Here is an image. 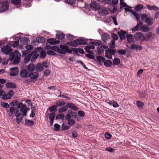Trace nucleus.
I'll use <instances>...</instances> for the list:
<instances>
[{"label": "nucleus", "instance_id": "1", "mask_svg": "<svg viewBox=\"0 0 159 159\" xmlns=\"http://www.w3.org/2000/svg\"><path fill=\"white\" fill-rule=\"evenodd\" d=\"M57 52L61 54H65L67 52L69 54L72 53V52L69 48L68 46L66 45H61L57 48Z\"/></svg>", "mask_w": 159, "mask_h": 159}, {"label": "nucleus", "instance_id": "2", "mask_svg": "<svg viewBox=\"0 0 159 159\" xmlns=\"http://www.w3.org/2000/svg\"><path fill=\"white\" fill-rule=\"evenodd\" d=\"M88 41V39H85L83 37H81L74 40V42L76 47L78 45H85L87 44Z\"/></svg>", "mask_w": 159, "mask_h": 159}, {"label": "nucleus", "instance_id": "3", "mask_svg": "<svg viewBox=\"0 0 159 159\" xmlns=\"http://www.w3.org/2000/svg\"><path fill=\"white\" fill-rule=\"evenodd\" d=\"M141 18L143 21L145 20L148 25L149 26H151L153 24L154 20L152 18L148 17L147 15L144 14H141Z\"/></svg>", "mask_w": 159, "mask_h": 159}, {"label": "nucleus", "instance_id": "4", "mask_svg": "<svg viewBox=\"0 0 159 159\" xmlns=\"http://www.w3.org/2000/svg\"><path fill=\"white\" fill-rule=\"evenodd\" d=\"M22 103L19 102L16 106V107H10L9 108V116H11L15 112L16 110L18 111L19 112H20L19 109H20L22 107Z\"/></svg>", "mask_w": 159, "mask_h": 159}, {"label": "nucleus", "instance_id": "5", "mask_svg": "<svg viewBox=\"0 0 159 159\" xmlns=\"http://www.w3.org/2000/svg\"><path fill=\"white\" fill-rule=\"evenodd\" d=\"M134 36V39L136 41L140 40L141 41H143L146 38L145 36L140 32L135 33Z\"/></svg>", "mask_w": 159, "mask_h": 159}, {"label": "nucleus", "instance_id": "6", "mask_svg": "<svg viewBox=\"0 0 159 159\" xmlns=\"http://www.w3.org/2000/svg\"><path fill=\"white\" fill-rule=\"evenodd\" d=\"M16 117V120L18 124H20L22 122V121L23 120V118L25 116H22L21 113L19 112V111L16 110V112L14 114Z\"/></svg>", "mask_w": 159, "mask_h": 159}, {"label": "nucleus", "instance_id": "7", "mask_svg": "<svg viewBox=\"0 0 159 159\" xmlns=\"http://www.w3.org/2000/svg\"><path fill=\"white\" fill-rule=\"evenodd\" d=\"M15 94V93L12 90H10L8 91L7 94L3 95V97H2V98L3 100H8L11 99Z\"/></svg>", "mask_w": 159, "mask_h": 159}, {"label": "nucleus", "instance_id": "8", "mask_svg": "<svg viewBox=\"0 0 159 159\" xmlns=\"http://www.w3.org/2000/svg\"><path fill=\"white\" fill-rule=\"evenodd\" d=\"M105 60V58L104 57L99 55L97 56L94 60V61L98 65L101 66L103 65L102 63L104 62Z\"/></svg>", "mask_w": 159, "mask_h": 159}, {"label": "nucleus", "instance_id": "9", "mask_svg": "<svg viewBox=\"0 0 159 159\" xmlns=\"http://www.w3.org/2000/svg\"><path fill=\"white\" fill-rule=\"evenodd\" d=\"M120 8L122 9L123 8L125 10H132L134 7L128 6L125 2H124L123 0H120Z\"/></svg>", "mask_w": 159, "mask_h": 159}, {"label": "nucleus", "instance_id": "10", "mask_svg": "<svg viewBox=\"0 0 159 159\" xmlns=\"http://www.w3.org/2000/svg\"><path fill=\"white\" fill-rule=\"evenodd\" d=\"M1 6L0 7V10H8L9 7V3L7 1H4L1 2L0 5Z\"/></svg>", "mask_w": 159, "mask_h": 159}, {"label": "nucleus", "instance_id": "11", "mask_svg": "<svg viewBox=\"0 0 159 159\" xmlns=\"http://www.w3.org/2000/svg\"><path fill=\"white\" fill-rule=\"evenodd\" d=\"M17 55L21 56V54L17 50H15L14 52H11L9 55V60L11 61H13Z\"/></svg>", "mask_w": 159, "mask_h": 159}, {"label": "nucleus", "instance_id": "12", "mask_svg": "<svg viewBox=\"0 0 159 159\" xmlns=\"http://www.w3.org/2000/svg\"><path fill=\"white\" fill-rule=\"evenodd\" d=\"M10 70L11 71L10 75L12 76L17 75L19 73V70L17 67H14L10 68Z\"/></svg>", "mask_w": 159, "mask_h": 159}, {"label": "nucleus", "instance_id": "13", "mask_svg": "<svg viewBox=\"0 0 159 159\" xmlns=\"http://www.w3.org/2000/svg\"><path fill=\"white\" fill-rule=\"evenodd\" d=\"M117 34L121 40L125 39L126 38V34H127V33L126 31L121 30L120 31H118Z\"/></svg>", "mask_w": 159, "mask_h": 159}, {"label": "nucleus", "instance_id": "14", "mask_svg": "<svg viewBox=\"0 0 159 159\" xmlns=\"http://www.w3.org/2000/svg\"><path fill=\"white\" fill-rule=\"evenodd\" d=\"M47 42L50 45H53L58 44L60 43V41L58 40H57L55 38H51L47 40Z\"/></svg>", "mask_w": 159, "mask_h": 159}, {"label": "nucleus", "instance_id": "15", "mask_svg": "<svg viewBox=\"0 0 159 159\" xmlns=\"http://www.w3.org/2000/svg\"><path fill=\"white\" fill-rule=\"evenodd\" d=\"M39 74L37 72H31L28 75V77L31 79H35L38 77Z\"/></svg>", "mask_w": 159, "mask_h": 159}, {"label": "nucleus", "instance_id": "16", "mask_svg": "<svg viewBox=\"0 0 159 159\" xmlns=\"http://www.w3.org/2000/svg\"><path fill=\"white\" fill-rule=\"evenodd\" d=\"M126 46L131 49H135L136 50H141L142 49V47L140 45H136L135 44H132L131 46L129 47L128 44L126 45Z\"/></svg>", "mask_w": 159, "mask_h": 159}, {"label": "nucleus", "instance_id": "17", "mask_svg": "<svg viewBox=\"0 0 159 159\" xmlns=\"http://www.w3.org/2000/svg\"><path fill=\"white\" fill-rule=\"evenodd\" d=\"M28 71L27 70L22 69L20 72V75L22 78H26L28 77Z\"/></svg>", "mask_w": 159, "mask_h": 159}, {"label": "nucleus", "instance_id": "18", "mask_svg": "<svg viewBox=\"0 0 159 159\" xmlns=\"http://www.w3.org/2000/svg\"><path fill=\"white\" fill-rule=\"evenodd\" d=\"M67 106L68 108H69L74 111H77L78 110V107H76L74 103L72 102H68L67 103Z\"/></svg>", "mask_w": 159, "mask_h": 159}, {"label": "nucleus", "instance_id": "19", "mask_svg": "<svg viewBox=\"0 0 159 159\" xmlns=\"http://www.w3.org/2000/svg\"><path fill=\"white\" fill-rule=\"evenodd\" d=\"M20 43L22 45H25V44H27L30 41L28 38L26 37H22L21 38L20 37Z\"/></svg>", "mask_w": 159, "mask_h": 159}, {"label": "nucleus", "instance_id": "20", "mask_svg": "<svg viewBox=\"0 0 159 159\" xmlns=\"http://www.w3.org/2000/svg\"><path fill=\"white\" fill-rule=\"evenodd\" d=\"M58 47L56 46H51L50 45H47L45 47L44 49L46 50L51 49L54 51L57 52Z\"/></svg>", "mask_w": 159, "mask_h": 159}, {"label": "nucleus", "instance_id": "21", "mask_svg": "<svg viewBox=\"0 0 159 159\" xmlns=\"http://www.w3.org/2000/svg\"><path fill=\"white\" fill-rule=\"evenodd\" d=\"M6 85L7 89H16L17 88L16 85L12 83L7 82Z\"/></svg>", "mask_w": 159, "mask_h": 159}, {"label": "nucleus", "instance_id": "22", "mask_svg": "<svg viewBox=\"0 0 159 159\" xmlns=\"http://www.w3.org/2000/svg\"><path fill=\"white\" fill-rule=\"evenodd\" d=\"M21 56H19L18 55H17L16 57L13 60V64L14 65H17L19 64L20 62V57Z\"/></svg>", "mask_w": 159, "mask_h": 159}, {"label": "nucleus", "instance_id": "23", "mask_svg": "<svg viewBox=\"0 0 159 159\" xmlns=\"http://www.w3.org/2000/svg\"><path fill=\"white\" fill-rule=\"evenodd\" d=\"M27 68L29 71L32 72L35 70V66L34 64L31 63L27 66Z\"/></svg>", "mask_w": 159, "mask_h": 159}, {"label": "nucleus", "instance_id": "24", "mask_svg": "<svg viewBox=\"0 0 159 159\" xmlns=\"http://www.w3.org/2000/svg\"><path fill=\"white\" fill-rule=\"evenodd\" d=\"M46 40L45 38L42 36L38 37L36 38V42L38 43H44Z\"/></svg>", "mask_w": 159, "mask_h": 159}, {"label": "nucleus", "instance_id": "25", "mask_svg": "<svg viewBox=\"0 0 159 159\" xmlns=\"http://www.w3.org/2000/svg\"><path fill=\"white\" fill-rule=\"evenodd\" d=\"M126 39L127 41L129 43H134V36L132 34H128L126 35Z\"/></svg>", "mask_w": 159, "mask_h": 159}, {"label": "nucleus", "instance_id": "26", "mask_svg": "<svg viewBox=\"0 0 159 159\" xmlns=\"http://www.w3.org/2000/svg\"><path fill=\"white\" fill-rule=\"evenodd\" d=\"M100 6L98 5L95 2H92L90 4V7L92 9H94V10H98L100 9Z\"/></svg>", "mask_w": 159, "mask_h": 159}, {"label": "nucleus", "instance_id": "27", "mask_svg": "<svg viewBox=\"0 0 159 159\" xmlns=\"http://www.w3.org/2000/svg\"><path fill=\"white\" fill-rule=\"evenodd\" d=\"M25 125L27 126H32L34 125V121L27 119H25Z\"/></svg>", "mask_w": 159, "mask_h": 159}, {"label": "nucleus", "instance_id": "28", "mask_svg": "<svg viewBox=\"0 0 159 159\" xmlns=\"http://www.w3.org/2000/svg\"><path fill=\"white\" fill-rule=\"evenodd\" d=\"M36 70L38 72L42 71L43 69V68L40 63H38L35 66Z\"/></svg>", "mask_w": 159, "mask_h": 159}, {"label": "nucleus", "instance_id": "29", "mask_svg": "<svg viewBox=\"0 0 159 159\" xmlns=\"http://www.w3.org/2000/svg\"><path fill=\"white\" fill-rule=\"evenodd\" d=\"M65 35L62 32L59 34H56V38L60 40H63L65 38Z\"/></svg>", "mask_w": 159, "mask_h": 159}, {"label": "nucleus", "instance_id": "30", "mask_svg": "<svg viewBox=\"0 0 159 159\" xmlns=\"http://www.w3.org/2000/svg\"><path fill=\"white\" fill-rule=\"evenodd\" d=\"M65 115L64 114L60 113L57 114L56 116L55 119L56 120H59L61 119L62 121L64 120Z\"/></svg>", "mask_w": 159, "mask_h": 159}, {"label": "nucleus", "instance_id": "31", "mask_svg": "<svg viewBox=\"0 0 159 159\" xmlns=\"http://www.w3.org/2000/svg\"><path fill=\"white\" fill-rule=\"evenodd\" d=\"M138 93L139 94L140 97L141 98H145V96L147 95V90H144L143 91H138Z\"/></svg>", "mask_w": 159, "mask_h": 159}, {"label": "nucleus", "instance_id": "32", "mask_svg": "<svg viewBox=\"0 0 159 159\" xmlns=\"http://www.w3.org/2000/svg\"><path fill=\"white\" fill-rule=\"evenodd\" d=\"M146 7L148 10H158V8L155 5H151L149 4H147Z\"/></svg>", "mask_w": 159, "mask_h": 159}, {"label": "nucleus", "instance_id": "33", "mask_svg": "<svg viewBox=\"0 0 159 159\" xmlns=\"http://www.w3.org/2000/svg\"><path fill=\"white\" fill-rule=\"evenodd\" d=\"M66 104V102L62 100H61L57 101L56 102L55 105L57 107H60L63 106Z\"/></svg>", "mask_w": 159, "mask_h": 159}, {"label": "nucleus", "instance_id": "34", "mask_svg": "<svg viewBox=\"0 0 159 159\" xmlns=\"http://www.w3.org/2000/svg\"><path fill=\"white\" fill-rule=\"evenodd\" d=\"M148 25H144L142 26L140 28L143 32H147L150 31V29L149 28Z\"/></svg>", "mask_w": 159, "mask_h": 159}, {"label": "nucleus", "instance_id": "35", "mask_svg": "<svg viewBox=\"0 0 159 159\" xmlns=\"http://www.w3.org/2000/svg\"><path fill=\"white\" fill-rule=\"evenodd\" d=\"M104 64L106 67H110L112 65V61L109 60H105L104 62Z\"/></svg>", "mask_w": 159, "mask_h": 159}, {"label": "nucleus", "instance_id": "36", "mask_svg": "<svg viewBox=\"0 0 159 159\" xmlns=\"http://www.w3.org/2000/svg\"><path fill=\"white\" fill-rule=\"evenodd\" d=\"M31 57V54H29L25 57L24 60V63L26 64L28 63L30 61Z\"/></svg>", "mask_w": 159, "mask_h": 159}, {"label": "nucleus", "instance_id": "37", "mask_svg": "<svg viewBox=\"0 0 159 159\" xmlns=\"http://www.w3.org/2000/svg\"><path fill=\"white\" fill-rule=\"evenodd\" d=\"M110 37L109 35L107 33H104L102 35L101 38L102 40L104 42H106L107 40Z\"/></svg>", "mask_w": 159, "mask_h": 159}, {"label": "nucleus", "instance_id": "38", "mask_svg": "<svg viewBox=\"0 0 159 159\" xmlns=\"http://www.w3.org/2000/svg\"><path fill=\"white\" fill-rule=\"evenodd\" d=\"M49 115V118L50 120L54 121V118L56 116V114L54 112H51L48 114Z\"/></svg>", "mask_w": 159, "mask_h": 159}, {"label": "nucleus", "instance_id": "39", "mask_svg": "<svg viewBox=\"0 0 159 159\" xmlns=\"http://www.w3.org/2000/svg\"><path fill=\"white\" fill-rule=\"evenodd\" d=\"M128 12H132V14L135 16L137 20H139L140 19V16L139 14L136 11H125Z\"/></svg>", "mask_w": 159, "mask_h": 159}, {"label": "nucleus", "instance_id": "40", "mask_svg": "<svg viewBox=\"0 0 159 159\" xmlns=\"http://www.w3.org/2000/svg\"><path fill=\"white\" fill-rule=\"evenodd\" d=\"M67 104L66 106L61 107L58 110V112L59 113H62L63 112L66 111L68 110Z\"/></svg>", "mask_w": 159, "mask_h": 159}, {"label": "nucleus", "instance_id": "41", "mask_svg": "<svg viewBox=\"0 0 159 159\" xmlns=\"http://www.w3.org/2000/svg\"><path fill=\"white\" fill-rule=\"evenodd\" d=\"M57 110V108L55 105H54L51 107L49 109V111L51 112L55 113Z\"/></svg>", "mask_w": 159, "mask_h": 159}, {"label": "nucleus", "instance_id": "42", "mask_svg": "<svg viewBox=\"0 0 159 159\" xmlns=\"http://www.w3.org/2000/svg\"><path fill=\"white\" fill-rule=\"evenodd\" d=\"M120 63V59L117 57H115L114 59V61L113 62L112 65L114 66L115 65H117Z\"/></svg>", "mask_w": 159, "mask_h": 159}, {"label": "nucleus", "instance_id": "43", "mask_svg": "<svg viewBox=\"0 0 159 159\" xmlns=\"http://www.w3.org/2000/svg\"><path fill=\"white\" fill-rule=\"evenodd\" d=\"M12 51V48H6L5 51H4L3 50H2V48L1 49V51L4 52L5 54L7 55H8L9 53L11 52Z\"/></svg>", "mask_w": 159, "mask_h": 159}, {"label": "nucleus", "instance_id": "44", "mask_svg": "<svg viewBox=\"0 0 159 159\" xmlns=\"http://www.w3.org/2000/svg\"><path fill=\"white\" fill-rule=\"evenodd\" d=\"M98 13L101 16H104L108 14V11H98Z\"/></svg>", "mask_w": 159, "mask_h": 159}, {"label": "nucleus", "instance_id": "45", "mask_svg": "<svg viewBox=\"0 0 159 159\" xmlns=\"http://www.w3.org/2000/svg\"><path fill=\"white\" fill-rule=\"evenodd\" d=\"M75 38V36L70 34L66 35V39L68 41H72Z\"/></svg>", "mask_w": 159, "mask_h": 159}, {"label": "nucleus", "instance_id": "46", "mask_svg": "<svg viewBox=\"0 0 159 159\" xmlns=\"http://www.w3.org/2000/svg\"><path fill=\"white\" fill-rule=\"evenodd\" d=\"M11 1V3L16 5L20 4L21 2V0H10Z\"/></svg>", "mask_w": 159, "mask_h": 159}, {"label": "nucleus", "instance_id": "47", "mask_svg": "<svg viewBox=\"0 0 159 159\" xmlns=\"http://www.w3.org/2000/svg\"><path fill=\"white\" fill-rule=\"evenodd\" d=\"M143 6L141 4H139L137 5L135 7L134 10H141L142 9H145Z\"/></svg>", "mask_w": 159, "mask_h": 159}, {"label": "nucleus", "instance_id": "48", "mask_svg": "<svg viewBox=\"0 0 159 159\" xmlns=\"http://www.w3.org/2000/svg\"><path fill=\"white\" fill-rule=\"evenodd\" d=\"M98 53V55H101L104 51V50L102 48L101 46H99L97 49Z\"/></svg>", "mask_w": 159, "mask_h": 159}, {"label": "nucleus", "instance_id": "49", "mask_svg": "<svg viewBox=\"0 0 159 159\" xmlns=\"http://www.w3.org/2000/svg\"><path fill=\"white\" fill-rule=\"evenodd\" d=\"M20 112L21 113L23 116H26L27 115L26 113V108H21L19 110Z\"/></svg>", "mask_w": 159, "mask_h": 159}, {"label": "nucleus", "instance_id": "50", "mask_svg": "<svg viewBox=\"0 0 159 159\" xmlns=\"http://www.w3.org/2000/svg\"><path fill=\"white\" fill-rule=\"evenodd\" d=\"M70 128V126L65 125V123L63 122L61 128L62 130L64 131L69 129Z\"/></svg>", "mask_w": 159, "mask_h": 159}, {"label": "nucleus", "instance_id": "51", "mask_svg": "<svg viewBox=\"0 0 159 159\" xmlns=\"http://www.w3.org/2000/svg\"><path fill=\"white\" fill-rule=\"evenodd\" d=\"M110 44L109 45V46L111 48L114 49L115 48L116 42L114 40H112L110 41Z\"/></svg>", "mask_w": 159, "mask_h": 159}, {"label": "nucleus", "instance_id": "52", "mask_svg": "<svg viewBox=\"0 0 159 159\" xmlns=\"http://www.w3.org/2000/svg\"><path fill=\"white\" fill-rule=\"evenodd\" d=\"M54 129L55 131H58L60 130V125L57 124H55L54 125Z\"/></svg>", "mask_w": 159, "mask_h": 159}, {"label": "nucleus", "instance_id": "53", "mask_svg": "<svg viewBox=\"0 0 159 159\" xmlns=\"http://www.w3.org/2000/svg\"><path fill=\"white\" fill-rule=\"evenodd\" d=\"M1 105L3 108H8L10 107V105L7 102H2L1 103Z\"/></svg>", "mask_w": 159, "mask_h": 159}, {"label": "nucleus", "instance_id": "54", "mask_svg": "<svg viewBox=\"0 0 159 159\" xmlns=\"http://www.w3.org/2000/svg\"><path fill=\"white\" fill-rule=\"evenodd\" d=\"M108 52L109 54H110L112 55H114L116 52V49H112L110 48H109L108 49Z\"/></svg>", "mask_w": 159, "mask_h": 159}, {"label": "nucleus", "instance_id": "55", "mask_svg": "<svg viewBox=\"0 0 159 159\" xmlns=\"http://www.w3.org/2000/svg\"><path fill=\"white\" fill-rule=\"evenodd\" d=\"M136 104L137 107L139 108H141L144 105L143 102L139 101L137 102Z\"/></svg>", "mask_w": 159, "mask_h": 159}, {"label": "nucleus", "instance_id": "56", "mask_svg": "<svg viewBox=\"0 0 159 159\" xmlns=\"http://www.w3.org/2000/svg\"><path fill=\"white\" fill-rule=\"evenodd\" d=\"M46 53L48 55L50 56H54L57 55V54L51 50L48 51Z\"/></svg>", "mask_w": 159, "mask_h": 159}, {"label": "nucleus", "instance_id": "57", "mask_svg": "<svg viewBox=\"0 0 159 159\" xmlns=\"http://www.w3.org/2000/svg\"><path fill=\"white\" fill-rule=\"evenodd\" d=\"M76 62L78 63H80L83 67L86 70H88V69L86 66L85 64L80 60H77L76 61Z\"/></svg>", "mask_w": 159, "mask_h": 159}, {"label": "nucleus", "instance_id": "58", "mask_svg": "<svg viewBox=\"0 0 159 159\" xmlns=\"http://www.w3.org/2000/svg\"><path fill=\"white\" fill-rule=\"evenodd\" d=\"M117 52L120 55H124L126 53V51L125 50L121 49L117 50Z\"/></svg>", "mask_w": 159, "mask_h": 159}, {"label": "nucleus", "instance_id": "59", "mask_svg": "<svg viewBox=\"0 0 159 159\" xmlns=\"http://www.w3.org/2000/svg\"><path fill=\"white\" fill-rule=\"evenodd\" d=\"M101 41L100 40H98V42H91L89 43H90L94 46H99L100 45Z\"/></svg>", "mask_w": 159, "mask_h": 159}, {"label": "nucleus", "instance_id": "60", "mask_svg": "<svg viewBox=\"0 0 159 159\" xmlns=\"http://www.w3.org/2000/svg\"><path fill=\"white\" fill-rule=\"evenodd\" d=\"M46 56V53L44 50H43L40 53V55L39 58H40L43 59Z\"/></svg>", "mask_w": 159, "mask_h": 159}, {"label": "nucleus", "instance_id": "61", "mask_svg": "<svg viewBox=\"0 0 159 159\" xmlns=\"http://www.w3.org/2000/svg\"><path fill=\"white\" fill-rule=\"evenodd\" d=\"M75 121L73 119H70L68 120L67 124L69 125H72L75 124Z\"/></svg>", "mask_w": 159, "mask_h": 159}, {"label": "nucleus", "instance_id": "62", "mask_svg": "<svg viewBox=\"0 0 159 159\" xmlns=\"http://www.w3.org/2000/svg\"><path fill=\"white\" fill-rule=\"evenodd\" d=\"M66 44L67 45L70 46L72 47H76L74 40L73 41H71L70 42H68L66 43Z\"/></svg>", "mask_w": 159, "mask_h": 159}, {"label": "nucleus", "instance_id": "63", "mask_svg": "<svg viewBox=\"0 0 159 159\" xmlns=\"http://www.w3.org/2000/svg\"><path fill=\"white\" fill-rule=\"evenodd\" d=\"M65 2L69 4L72 5L75 3V0H65Z\"/></svg>", "mask_w": 159, "mask_h": 159}, {"label": "nucleus", "instance_id": "64", "mask_svg": "<svg viewBox=\"0 0 159 159\" xmlns=\"http://www.w3.org/2000/svg\"><path fill=\"white\" fill-rule=\"evenodd\" d=\"M112 135L108 132H106L105 134V137L106 139H109L111 138Z\"/></svg>", "mask_w": 159, "mask_h": 159}]
</instances>
